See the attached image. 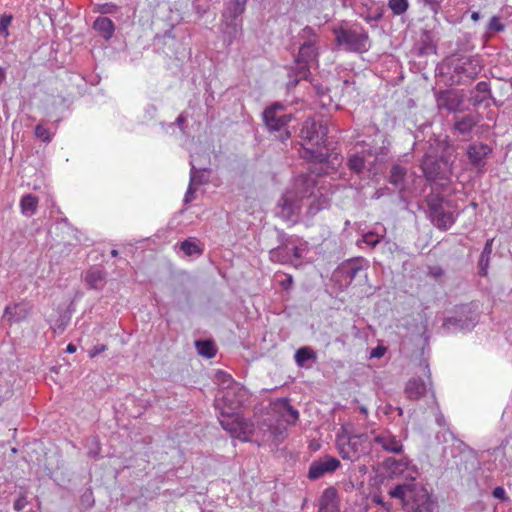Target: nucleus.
Instances as JSON below:
<instances>
[{
    "label": "nucleus",
    "mask_w": 512,
    "mask_h": 512,
    "mask_svg": "<svg viewBox=\"0 0 512 512\" xmlns=\"http://www.w3.org/2000/svg\"><path fill=\"white\" fill-rule=\"evenodd\" d=\"M383 234H379L375 231H370L362 236V241L370 247H375L382 239Z\"/></svg>",
    "instance_id": "c9c22d12"
},
{
    "label": "nucleus",
    "mask_w": 512,
    "mask_h": 512,
    "mask_svg": "<svg viewBox=\"0 0 512 512\" xmlns=\"http://www.w3.org/2000/svg\"><path fill=\"white\" fill-rule=\"evenodd\" d=\"M376 161V158L370 151H363L352 155L349 158V168L357 173L362 172L364 169L372 171V165Z\"/></svg>",
    "instance_id": "4468645a"
},
{
    "label": "nucleus",
    "mask_w": 512,
    "mask_h": 512,
    "mask_svg": "<svg viewBox=\"0 0 512 512\" xmlns=\"http://www.w3.org/2000/svg\"><path fill=\"white\" fill-rule=\"evenodd\" d=\"M462 102V96L455 91L442 92L437 100L438 107L448 111H456Z\"/></svg>",
    "instance_id": "6ab92c4d"
},
{
    "label": "nucleus",
    "mask_w": 512,
    "mask_h": 512,
    "mask_svg": "<svg viewBox=\"0 0 512 512\" xmlns=\"http://www.w3.org/2000/svg\"><path fill=\"white\" fill-rule=\"evenodd\" d=\"M94 28L102 32L105 38H110L114 32V24L109 18L100 17L94 22Z\"/></svg>",
    "instance_id": "a878e982"
},
{
    "label": "nucleus",
    "mask_w": 512,
    "mask_h": 512,
    "mask_svg": "<svg viewBox=\"0 0 512 512\" xmlns=\"http://www.w3.org/2000/svg\"><path fill=\"white\" fill-rule=\"evenodd\" d=\"M462 312L471 313V309L468 306L462 307Z\"/></svg>",
    "instance_id": "13d9d810"
},
{
    "label": "nucleus",
    "mask_w": 512,
    "mask_h": 512,
    "mask_svg": "<svg viewBox=\"0 0 512 512\" xmlns=\"http://www.w3.org/2000/svg\"><path fill=\"white\" fill-rule=\"evenodd\" d=\"M388 468L390 469L392 474L395 475H401L404 473V471L408 468V463L401 459V460H395V459H389L387 460Z\"/></svg>",
    "instance_id": "2f4dec72"
},
{
    "label": "nucleus",
    "mask_w": 512,
    "mask_h": 512,
    "mask_svg": "<svg viewBox=\"0 0 512 512\" xmlns=\"http://www.w3.org/2000/svg\"><path fill=\"white\" fill-rule=\"evenodd\" d=\"M492 242L493 240L490 239L486 242L485 244V247L483 249V252L481 254V258H480V265L483 264V260L486 258V257H489L490 253H491V250H492Z\"/></svg>",
    "instance_id": "79ce46f5"
},
{
    "label": "nucleus",
    "mask_w": 512,
    "mask_h": 512,
    "mask_svg": "<svg viewBox=\"0 0 512 512\" xmlns=\"http://www.w3.org/2000/svg\"><path fill=\"white\" fill-rule=\"evenodd\" d=\"M117 9L118 7L113 3H105L102 6V12L107 14L115 13Z\"/></svg>",
    "instance_id": "a18cd8bd"
},
{
    "label": "nucleus",
    "mask_w": 512,
    "mask_h": 512,
    "mask_svg": "<svg viewBox=\"0 0 512 512\" xmlns=\"http://www.w3.org/2000/svg\"><path fill=\"white\" fill-rule=\"evenodd\" d=\"M336 42L347 51L366 52L370 48L368 33L363 29H334Z\"/></svg>",
    "instance_id": "39448f33"
},
{
    "label": "nucleus",
    "mask_w": 512,
    "mask_h": 512,
    "mask_svg": "<svg viewBox=\"0 0 512 512\" xmlns=\"http://www.w3.org/2000/svg\"><path fill=\"white\" fill-rule=\"evenodd\" d=\"M386 349L384 347H376L374 349H372L371 353H370V357L371 358H380L384 355Z\"/></svg>",
    "instance_id": "49530a36"
},
{
    "label": "nucleus",
    "mask_w": 512,
    "mask_h": 512,
    "mask_svg": "<svg viewBox=\"0 0 512 512\" xmlns=\"http://www.w3.org/2000/svg\"><path fill=\"white\" fill-rule=\"evenodd\" d=\"M487 265H488V257H486L483 260V264L480 265L481 266V272H482L483 275H485L487 273Z\"/></svg>",
    "instance_id": "de8ad7c7"
},
{
    "label": "nucleus",
    "mask_w": 512,
    "mask_h": 512,
    "mask_svg": "<svg viewBox=\"0 0 512 512\" xmlns=\"http://www.w3.org/2000/svg\"><path fill=\"white\" fill-rule=\"evenodd\" d=\"M421 167L428 180L433 181L440 177V163L435 157L426 155L422 161Z\"/></svg>",
    "instance_id": "4be33fe9"
},
{
    "label": "nucleus",
    "mask_w": 512,
    "mask_h": 512,
    "mask_svg": "<svg viewBox=\"0 0 512 512\" xmlns=\"http://www.w3.org/2000/svg\"><path fill=\"white\" fill-rule=\"evenodd\" d=\"M307 245L306 243H301L299 245L292 244L291 246L289 244L285 245L284 247H279L277 249H274L270 251V259L272 261H279V262H292L294 263L289 256L282 257L281 254L283 252H286L287 254L292 252L293 257L296 261H298L306 252Z\"/></svg>",
    "instance_id": "ddd939ff"
},
{
    "label": "nucleus",
    "mask_w": 512,
    "mask_h": 512,
    "mask_svg": "<svg viewBox=\"0 0 512 512\" xmlns=\"http://www.w3.org/2000/svg\"><path fill=\"white\" fill-rule=\"evenodd\" d=\"M405 170L399 165H395L391 169L390 182L399 190H403L404 187V177Z\"/></svg>",
    "instance_id": "cd10ccee"
},
{
    "label": "nucleus",
    "mask_w": 512,
    "mask_h": 512,
    "mask_svg": "<svg viewBox=\"0 0 512 512\" xmlns=\"http://www.w3.org/2000/svg\"><path fill=\"white\" fill-rule=\"evenodd\" d=\"M176 122L179 126H181L184 123V117L182 115L178 116Z\"/></svg>",
    "instance_id": "864d4df0"
},
{
    "label": "nucleus",
    "mask_w": 512,
    "mask_h": 512,
    "mask_svg": "<svg viewBox=\"0 0 512 512\" xmlns=\"http://www.w3.org/2000/svg\"><path fill=\"white\" fill-rule=\"evenodd\" d=\"M219 421L224 430H226L233 438L241 441H248L253 434V423L245 420L239 413L231 411V414H221Z\"/></svg>",
    "instance_id": "423d86ee"
},
{
    "label": "nucleus",
    "mask_w": 512,
    "mask_h": 512,
    "mask_svg": "<svg viewBox=\"0 0 512 512\" xmlns=\"http://www.w3.org/2000/svg\"><path fill=\"white\" fill-rule=\"evenodd\" d=\"M180 249L186 256L201 254L202 249L199 246V241L196 238L190 237L180 243Z\"/></svg>",
    "instance_id": "bb28decb"
},
{
    "label": "nucleus",
    "mask_w": 512,
    "mask_h": 512,
    "mask_svg": "<svg viewBox=\"0 0 512 512\" xmlns=\"http://www.w3.org/2000/svg\"><path fill=\"white\" fill-rule=\"evenodd\" d=\"M410 507L414 512H433V503L425 489L419 487L415 497L412 498Z\"/></svg>",
    "instance_id": "f3484780"
},
{
    "label": "nucleus",
    "mask_w": 512,
    "mask_h": 512,
    "mask_svg": "<svg viewBox=\"0 0 512 512\" xmlns=\"http://www.w3.org/2000/svg\"><path fill=\"white\" fill-rule=\"evenodd\" d=\"M5 79V72L3 69L0 68V84L4 81Z\"/></svg>",
    "instance_id": "5fc2aeb1"
},
{
    "label": "nucleus",
    "mask_w": 512,
    "mask_h": 512,
    "mask_svg": "<svg viewBox=\"0 0 512 512\" xmlns=\"http://www.w3.org/2000/svg\"><path fill=\"white\" fill-rule=\"evenodd\" d=\"M475 125H476V121L470 115L465 116L461 119H456L455 123H454L455 129L462 134L469 133Z\"/></svg>",
    "instance_id": "c85d7f7f"
},
{
    "label": "nucleus",
    "mask_w": 512,
    "mask_h": 512,
    "mask_svg": "<svg viewBox=\"0 0 512 512\" xmlns=\"http://www.w3.org/2000/svg\"><path fill=\"white\" fill-rule=\"evenodd\" d=\"M426 370H427V377L429 380L428 383H426L425 381H423L419 378H413L408 381L406 388H405V392L409 399L418 400L419 398L424 396L426 394V392L428 391V388L431 385L430 370H429L428 366H426Z\"/></svg>",
    "instance_id": "dca6fc26"
},
{
    "label": "nucleus",
    "mask_w": 512,
    "mask_h": 512,
    "mask_svg": "<svg viewBox=\"0 0 512 512\" xmlns=\"http://www.w3.org/2000/svg\"><path fill=\"white\" fill-rule=\"evenodd\" d=\"M30 313V307L25 303H14L6 306L3 318L9 323H19L24 321Z\"/></svg>",
    "instance_id": "2eb2a0df"
},
{
    "label": "nucleus",
    "mask_w": 512,
    "mask_h": 512,
    "mask_svg": "<svg viewBox=\"0 0 512 512\" xmlns=\"http://www.w3.org/2000/svg\"><path fill=\"white\" fill-rule=\"evenodd\" d=\"M247 0H229L223 12V32L229 35V42L241 28L239 17L245 11Z\"/></svg>",
    "instance_id": "6e6552de"
},
{
    "label": "nucleus",
    "mask_w": 512,
    "mask_h": 512,
    "mask_svg": "<svg viewBox=\"0 0 512 512\" xmlns=\"http://www.w3.org/2000/svg\"><path fill=\"white\" fill-rule=\"evenodd\" d=\"M436 422L440 426L444 425L445 420H444L443 415H441V414L437 415L436 416Z\"/></svg>",
    "instance_id": "8fccbe9b"
},
{
    "label": "nucleus",
    "mask_w": 512,
    "mask_h": 512,
    "mask_svg": "<svg viewBox=\"0 0 512 512\" xmlns=\"http://www.w3.org/2000/svg\"><path fill=\"white\" fill-rule=\"evenodd\" d=\"M195 172H196V183H195V185H200L202 183V179L198 176L199 171H197L196 168H195Z\"/></svg>",
    "instance_id": "603ef678"
},
{
    "label": "nucleus",
    "mask_w": 512,
    "mask_h": 512,
    "mask_svg": "<svg viewBox=\"0 0 512 512\" xmlns=\"http://www.w3.org/2000/svg\"><path fill=\"white\" fill-rule=\"evenodd\" d=\"M373 441L380 445L383 450L392 453H399L402 450V444L390 432H381L374 436Z\"/></svg>",
    "instance_id": "a211bd4d"
},
{
    "label": "nucleus",
    "mask_w": 512,
    "mask_h": 512,
    "mask_svg": "<svg viewBox=\"0 0 512 512\" xmlns=\"http://www.w3.org/2000/svg\"><path fill=\"white\" fill-rule=\"evenodd\" d=\"M479 18H480V14H479V12H473V13L471 14V19H472L473 21H475V22H476V21H478V20H479Z\"/></svg>",
    "instance_id": "3c124183"
},
{
    "label": "nucleus",
    "mask_w": 512,
    "mask_h": 512,
    "mask_svg": "<svg viewBox=\"0 0 512 512\" xmlns=\"http://www.w3.org/2000/svg\"><path fill=\"white\" fill-rule=\"evenodd\" d=\"M327 133L328 129L325 124L307 119L300 131V137L304 141L303 157L323 162L326 159V154L320 149L325 144Z\"/></svg>",
    "instance_id": "7ed1b4c3"
},
{
    "label": "nucleus",
    "mask_w": 512,
    "mask_h": 512,
    "mask_svg": "<svg viewBox=\"0 0 512 512\" xmlns=\"http://www.w3.org/2000/svg\"><path fill=\"white\" fill-rule=\"evenodd\" d=\"M319 512H339L337 492L334 488L324 490L320 499Z\"/></svg>",
    "instance_id": "aec40b11"
},
{
    "label": "nucleus",
    "mask_w": 512,
    "mask_h": 512,
    "mask_svg": "<svg viewBox=\"0 0 512 512\" xmlns=\"http://www.w3.org/2000/svg\"><path fill=\"white\" fill-rule=\"evenodd\" d=\"M35 135L37 138L44 142H50L52 139V134L43 125L40 124L35 128Z\"/></svg>",
    "instance_id": "4c0bfd02"
},
{
    "label": "nucleus",
    "mask_w": 512,
    "mask_h": 512,
    "mask_svg": "<svg viewBox=\"0 0 512 512\" xmlns=\"http://www.w3.org/2000/svg\"><path fill=\"white\" fill-rule=\"evenodd\" d=\"M111 255H112L113 257H116V256L118 255V251H117L116 249H113V250L111 251Z\"/></svg>",
    "instance_id": "bf43d9fd"
},
{
    "label": "nucleus",
    "mask_w": 512,
    "mask_h": 512,
    "mask_svg": "<svg viewBox=\"0 0 512 512\" xmlns=\"http://www.w3.org/2000/svg\"><path fill=\"white\" fill-rule=\"evenodd\" d=\"M107 349L106 345H97L91 348L88 352L90 358L96 357L98 354L104 352Z\"/></svg>",
    "instance_id": "37998d69"
},
{
    "label": "nucleus",
    "mask_w": 512,
    "mask_h": 512,
    "mask_svg": "<svg viewBox=\"0 0 512 512\" xmlns=\"http://www.w3.org/2000/svg\"><path fill=\"white\" fill-rule=\"evenodd\" d=\"M377 503H382L381 499H376Z\"/></svg>",
    "instance_id": "052dcab7"
},
{
    "label": "nucleus",
    "mask_w": 512,
    "mask_h": 512,
    "mask_svg": "<svg viewBox=\"0 0 512 512\" xmlns=\"http://www.w3.org/2000/svg\"><path fill=\"white\" fill-rule=\"evenodd\" d=\"M430 218L436 227L447 230L454 224L456 215L453 210L446 208L444 202L440 201L430 205Z\"/></svg>",
    "instance_id": "9d476101"
},
{
    "label": "nucleus",
    "mask_w": 512,
    "mask_h": 512,
    "mask_svg": "<svg viewBox=\"0 0 512 512\" xmlns=\"http://www.w3.org/2000/svg\"><path fill=\"white\" fill-rule=\"evenodd\" d=\"M312 357H314V353L307 347L300 348L295 353V361L299 366H302Z\"/></svg>",
    "instance_id": "f704fd0d"
},
{
    "label": "nucleus",
    "mask_w": 512,
    "mask_h": 512,
    "mask_svg": "<svg viewBox=\"0 0 512 512\" xmlns=\"http://www.w3.org/2000/svg\"><path fill=\"white\" fill-rule=\"evenodd\" d=\"M493 496L501 501H505L506 500V492L504 490V488L502 487H496L494 490H493Z\"/></svg>",
    "instance_id": "c03bdc74"
},
{
    "label": "nucleus",
    "mask_w": 512,
    "mask_h": 512,
    "mask_svg": "<svg viewBox=\"0 0 512 512\" xmlns=\"http://www.w3.org/2000/svg\"><path fill=\"white\" fill-rule=\"evenodd\" d=\"M418 489L419 487L411 484L398 485L389 492V495L393 498L400 499L403 505L408 507Z\"/></svg>",
    "instance_id": "412c9836"
},
{
    "label": "nucleus",
    "mask_w": 512,
    "mask_h": 512,
    "mask_svg": "<svg viewBox=\"0 0 512 512\" xmlns=\"http://www.w3.org/2000/svg\"><path fill=\"white\" fill-rule=\"evenodd\" d=\"M340 465L341 463L337 458L326 455L311 463L308 477L312 480L319 479L325 474L333 473Z\"/></svg>",
    "instance_id": "9b49d317"
},
{
    "label": "nucleus",
    "mask_w": 512,
    "mask_h": 512,
    "mask_svg": "<svg viewBox=\"0 0 512 512\" xmlns=\"http://www.w3.org/2000/svg\"><path fill=\"white\" fill-rule=\"evenodd\" d=\"M360 412L363 413L364 415H367L368 414V410L365 406H361L360 407Z\"/></svg>",
    "instance_id": "6e6d98bb"
},
{
    "label": "nucleus",
    "mask_w": 512,
    "mask_h": 512,
    "mask_svg": "<svg viewBox=\"0 0 512 512\" xmlns=\"http://www.w3.org/2000/svg\"><path fill=\"white\" fill-rule=\"evenodd\" d=\"M338 453L352 462L369 455L372 439L367 433H356L352 423H344L336 434Z\"/></svg>",
    "instance_id": "f03ea898"
},
{
    "label": "nucleus",
    "mask_w": 512,
    "mask_h": 512,
    "mask_svg": "<svg viewBox=\"0 0 512 512\" xmlns=\"http://www.w3.org/2000/svg\"><path fill=\"white\" fill-rule=\"evenodd\" d=\"M283 417L285 418V421L288 423V424H292V423H295L299 417V413L297 410H295L294 408H292L290 405L288 404H284V413H283Z\"/></svg>",
    "instance_id": "e433bc0d"
},
{
    "label": "nucleus",
    "mask_w": 512,
    "mask_h": 512,
    "mask_svg": "<svg viewBox=\"0 0 512 512\" xmlns=\"http://www.w3.org/2000/svg\"><path fill=\"white\" fill-rule=\"evenodd\" d=\"M476 320H477V314L471 313V316L469 318H466L465 320L458 319L456 317L447 318L445 320L443 326L446 327L447 329H451V328L468 329L470 326L474 325Z\"/></svg>",
    "instance_id": "b1692460"
},
{
    "label": "nucleus",
    "mask_w": 512,
    "mask_h": 512,
    "mask_svg": "<svg viewBox=\"0 0 512 512\" xmlns=\"http://www.w3.org/2000/svg\"><path fill=\"white\" fill-rule=\"evenodd\" d=\"M84 280L92 289H100L104 285L105 275L100 269L92 268L86 271Z\"/></svg>",
    "instance_id": "5701e85b"
},
{
    "label": "nucleus",
    "mask_w": 512,
    "mask_h": 512,
    "mask_svg": "<svg viewBox=\"0 0 512 512\" xmlns=\"http://www.w3.org/2000/svg\"><path fill=\"white\" fill-rule=\"evenodd\" d=\"M263 119L267 128L271 131H283L291 120V115L284 113V106L275 103L263 112Z\"/></svg>",
    "instance_id": "1a4fd4ad"
},
{
    "label": "nucleus",
    "mask_w": 512,
    "mask_h": 512,
    "mask_svg": "<svg viewBox=\"0 0 512 512\" xmlns=\"http://www.w3.org/2000/svg\"><path fill=\"white\" fill-rule=\"evenodd\" d=\"M76 351V346L72 343L68 344L66 347L67 353H74Z\"/></svg>",
    "instance_id": "09e8293b"
},
{
    "label": "nucleus",
    "mask_w": 512,
    "mask_h": 512,
    "mask_svg": "<svg viewBox=\"0 0 512 512\" xmlns=\"http://www.w3.org/2000/svg\"><path fill=\"white\" fill-rule=\"evenodd\" d=\"M27 505V498L25 495H20L14 502V509L16 511H22Z\"/></svg>",
    "instance_id": "a19ab883"
},
{
    "label": "nucleus",
    "mask_w": 512,
    "mask_h": 512,
    "mask_svg": "<svg viewBox=\"0 0 512 512\" xmlns=\"http://www.w3.org/2000/svg\"><path fill=\"white\" fill-rule=\"evenodd\" d=\"M491 152L492 149L487 144L474 143L468 146L466 154L471 165L481 170Z\"/></svg>",
    "instance_id": "f8f14e48"
},
{
    "label": "nucleus",
    "mask_w": 512,
    "mask_h": 512,
    "mask_svg": "<svg viewBox=\"0 0 512 512\" xmlns=\"http://www.w3.org/2000/svg\"><path fill=\"white\" fill-rule=\"evenodd\" d=\"M300 38L304 41L298 52L297 62L305 65L316 63L319 56L318 35L309 26L304 27L300 32Z\"/></svg>",
    "instance_id": "0eeeda50"
},
{
    "label": "nucleus",
    "mask_w": 512,
    "mask_h": 512,
    "mask_svg": "<svg viewBox=\"0 0 512 512\" xmlns=\"http://www.w3.org/2000/svg\"><path fill=\"white\" fill-rule=\"evenodd\" d=\"M327 198L316 188V180L311 175H302L295 179L286 190L277 205V215L284 220L294 221L303 206L307 214L315 215L327 205Z\"/></svg>",
    "instance_id": "f257e3e1"
},
{
    "label": "nucleus",
    "mask_w": 512,
    "mask_h": 512,
    "mask_svg": "<svg viewBox=\"0 0 512 512\" xmlns=\"http://www.w3.org/2000/svg\"><path fill=\"white\" fill-rule=\"evenodd\" d=\"M215 380L217 384L221 387V391H224V386H232L237 383L231 378L230 374L221 370L216 372Z\"/></svg>",
    "instance_id": "72a5a7b5"
},
{
    "label": "nucleus",
    "mask_w": 512,
    "mask_h": 512,
    "mask_svg": "<svg viewBox=\"0 0 512 512\" xmlns=\"http://www.w3.org/2000/svg\"><path fill=\"white\" fill-rule=\"evenodd\" d=\"M196 348L201 356L212 358L216 354L215 345L211 341H196Z\"/></svg>",
    "instance_id": "c756f323"
},
{
    "label": "nucleus",
    "mask_w": 512,
    "mask_h": 512,
    "mask_svg": "<svg viewBox=\"0 0 512 512\" xmlns=\"http://www.w3.org/2000/svg\"><path fill=\"white\" fill-rule=\"evenodd\" d=\"M488 29L493 32H501L504 30V25L500 22L498 17L493 16L489 21Z\"/></svg>",
    "instance_id": "ea45409f"
},
{
    "label": "nucleus",
    "mask_w": 512,
    "mask_h": 512,
    "mask_svg": "<svg viewBox=\"0 0 512 512\" xmlns=\"http://www.w3.org/2000/svg\"><path fill=\"white\" fill-rule=\"evenodd\" d=\"M12 22V16L11 15H3L0 19V34L4 37H8V27L10 26Z\"/></svg>",
    "instance_id": "58836bf2"
},
{
    "label": "nucleus",
    "mask_w": 512,
    "mask_h": 512,
    "mask_svg": "<svg viewBox=\"0 0 512 512\" xmlns=\"http://www.w3.org/2000/svg\"><path fill=\"white\" fill-rule=\"evenodd\" d=\"M289 137H290V134H289V132H288V131H284V136H283V134L281 135V139H282V140L287 139V138H289Z\"/></svg>",
    "instance_id": "4d7b16f0"
},
{
    "label": "nucleus",
    "mask_w": 512,
    "mask_h": 512,
    "mask_svg": "<svg viewBox=\"0 0 512 512\" xmlns=\"http://www.w3.org/2000/svg\"><path fill=\"white\" fill-rule=\"evenodd\" d=\"M195 183H196V172H195V165L193 161H191V171H190V184L186 191L184 202L189 203L194 200V193H195Z\"/></svg>",
    "instance_id": "7c9ffc66"
},
{
    "label": "nucleus",
    "mask_w": 512,
    "mask_h": 512,
    "mask_svg": "<svg viewBox=\"0 0 512 512\" xmlns=\"http://www.w3.org/2000/svg\"><path fill=\"white\" fill-rule=\"evenodd\" d=\"M37 207L38 198L31 194L23 196L20 200V208L24 216H32L36 212Z\"/></svg>",
    "instance_id": "393cba45"
},
{
    "label": "nucleus",
    "mask_w": 512,
    "mask_h": 512,
    "mask_svg": "<svg viewBox=\"0 0 512 512\" xmlns=\"http://www.w3.org/2000/svg\"><path fill=\"white\" fill-rule=\"evenodd\" d=\"M388 7L395 15L405 13L409 7L407 0H389Z\"/></svg>",
    "instance_id": "473e14b6"
},
{
    "label": "nucleus",
    "mask_w": 512,
    "mask_h": 512,
    "mask_svg": "<svg viewBox=\"0 0 512 512\" xmlns=\"http://www.w3.org/2000/svg\"><path fill=\"white\" fill-rule=\"evenodd\" d=\"M249 399V393L241 384L236 383L232 386H224L216 398V408L221 414H231L244 405Z\"/></svg>",
    "instance_id": "20e7f679"
}]
</instances>
